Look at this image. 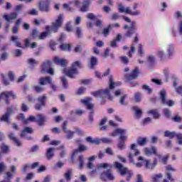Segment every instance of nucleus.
<instances>
[{
	"instance_id": "f257e3e1",
	"label": "nucleus",
	"mask_w": 182,
	"mask_h": 182,
	"mask_svg": "<svg viewBox=\"0 0 182 182\" xmlns=\"http://www.w3.org/2000/svg\"><path fill=\"white\" fill-rule=\"evenodd\" d=\"M137 156H140V151L137 149V144H132L130 146V151L128 154V158L129 159V161L139 168H140V167H143L144 164L145 165L146 168H150L151 170H153V168L156 167V162H154L152 164H150V161L143 159L142 156L138 157V161L141 162L136 163L133 157H136Z\"/></svg>"
},
{
	"instance_id": "f03ea898",
	"label": "nucleus",
	"mask_w": 182,
	"mask_h": 182,
	"mask_svg": "<svg viewBox=\"0 0 182 182\" xmlns=\"http://www.w3.org/2000/svg\"><path fill=\"white\" fill-rule=\"evenodd\" d=\"M63 23V14H59L58 18L55 21V22H53L51 26H46V31L41 33V35L38 36V39L43 40L46 38H48V36H50V33H52V32L55 33V32H58V29L62 26Z\"/></svg>"
},
{
	"instance_id": "7ed1b4c3",
	"label": "nucleus",
	"mask_w": 182,
	"mask_h": 182,
	"mask_svg": "<svg viewBox=\"0 0 182 182\" xmlns=\"http://www.w3.org/2000/svg\"><path fill=\"white\" fill-rule=\"evenodd\" d=\"M127 130L122 128H117L112 133V136L113 137H116V136L119 135L120 141L118 143L117 147L119 150H124L126 149V144H124V141L127 140V136L126 134Z\"/></svg>"
},
{
	"instance_id": "20e7f679",
	"label": "nucleus",
	"mask_w": 182,
	"mask_h": 182,
	"mask_svg": "<svg viewBox=\"0 0 182 182\" xmlns=\"http://www.w3.org/2000/svg\"><path fill=\"white\" fill-rule=\"evenodd\" d=\"M114 167L117 168L119 173L121 176L127 175V181H130V178L133 177V172L127 167H124L123 164L119 163L118 161L114 162Z\"/></svg>"
},
{
	"instance_id": "39448f33",
	"label": "nucleus",
	"mask_w": 182,
	"mask_h": 182,
	"mask_svg": "<svg viewBox=\"0 0 182 182\" xmlns=\"http://www.w3.org/2000/svg\"><path fill=\"white\" fill-rule=\"evenodd\" d=\"M77 68H82L81 60L73 62L71 68L68 70L65 68L63 72L68 76V77L72 78L75 75H77Z\"/></svg>"
},
{
	"instance_id": "423d86ee",
	"label": "nucleus",
	"mask_w": 182,
	"mask_h": 182,
	"mask_svg": "<svg viewBox=\"0 0 182 182\" xmlns=\"http://www.w3.org/2000/svg\"><path fill=\"white\" fill-rule=\"evenodd\" d=\"M93 100L92 98L88 97L85 98L84 100H81L80 102L82 103V105H85V106H87V109L90 110V114H89V121L93 122V117L95 116V112L93 111V104L90 103Z\"/></svg>"
},
{
	"instance_id": "0eeeda50",
	"label": "nucleus",
	"mask_w": 182,
	"mask_h": 182,
	"mask_svg": "<svg viewBox=\"0 0 182 182\" xmlns=\"http://www.w3.org/2000/svg\"><path fill=\"white\" fill-rule=\"evenodd\" d=\"M159 99L165 106L173 107L174 106V101L173 100H167V92L165 90H162L159 92Z\"/></svg>"
},
{
	"instance_id": "6e6552de",
	"label": "nucleus",
	"mask_w": 182,
	"mask_h": 182,
	"mask_svg": "<svg viewBox=\"0 0 182 182\" xmlns=\"http://www.w3.org/2000/svg\"><path fill=\"white\" fill-rule=\"evenodd\" d=\"M118 6H119L118 11L121 14H127L131 15L132 16H137L140 15V14H141L140 11L136 10L134 11H132L130 9V7H124L122 4H119L118 5Z\"/></svg>"
},
{
	"instance_id": "1a4fd4ad",
	"label": "nucleus",
	"mask_w": 182,
	"mask_h": 182,
	"mask_svg": "<svg viewBox=\"0 0 182 182\" xmlns=\"http://www.w3.org/2000/svg\"><path fill=\"white\" fill-rule=\"evenodd\" d=\"M94 97H101V99H105V97H108L110 100H113V97L110 95V90L108 88L102 91H95L92 92Z\"/></svg>"
},
{
	"instance_id": "9d476101",
	"label": "nucleus",
	"mask_w": 182,
	"mask_h": 182,
	"mask_svg": "<svg viewBox=\"0 0 182 182\" xmlns=\"http://www.w3.org/2000/svg\"><path fill=\"white\" fill-rule=\"evenodd\" d=\"M12 99H16V95L12 91H6L0 94V100H5L6 105H9V97Z\"/></svg>"
},
{
	"instance_id": "9b49d317",
	"label": "nucleus",
	"mask_w": 182,
	"mask_h": 182,
	"mask_svg": "<svg viewBox=\"0 0 182 182\" xmlns=\"http://www.w3.org/2000/svg\"><path fill=\"white\" fill-rule=\"evenodd\" d=\"M114 95L117 97L121 96L119 99V104L122 105V106H127V105H129V102L126 101V99H127V95L124 94V92H123L122 90H117L114 92Z\"/></svg>"
},
{
	"instance_id": "f8f14e48",
	"label": "nucleus",
	"mask_w": 182,
	"mask_h": 182,
	"mask_svg": "<svg viewBox=\"0 0 182 182\" xmlns=\"http://www.w3.org/2000/svg\"><path fill=\"white\" fill-rule=\"evenodd\" d=\"M136 26V21H132L129 27L128 25L124 26V29H127V33H125V38H132L133 33H134Z\"/></svg>"
},
{
	"instance_id": "ddd939ff",
	"label": "nucleus",
	"mask_w": 182,
	"mask_h": 182,
	"mask_svg": "<svg viewBox=\"0 0 182 182\" xmlns=\"http://www.w3.org/2000/svg\"><path fill=\"white\" fill-rule=\"evenodd\" d=\"M62 130L66 134L67 140H72L75 135V132L68 129V121H65L62 125Z\"/></svg>"
},
{
	"instance_id": "4468645a",
	"label": "nucleus",
	"mask_w": 182,
	"mask_h": 182,
	"mask_svg": "<svg viewBox=\"0 0 182 182\" xmlns=\"http://www.w3.org/2000/svg\"><path fill=\"white\" fill-rule=\"evenodd\" d=\"M49 5L50 2L49 0H41L38 3V9L41 12H49Z\"/></svg>"
},
{
	"instance_id": "2eb2a0df",
	"label": "nucleus",
	"mask_w": 182,
	"mask_h": 182,
	"mask_svg": "<svg viewBox=\"0 0 182 182\" xmlns=\"http://www.w3.org/2000/svg\"><path fill=\"white\" fill-rule=\"evenodd\" d=\"M100 177L103 181H106L107 180H109V181H114V176L113 173H112L110 170H107L106 172H102Z\"/></svg>"
},
{
	"instance_id": "dca6fc26",
	"label": "nucleus",
	"mask_w": 182,
	"mask_h": 182,
	"mask_svg": "<svg viewBox=\"0 0 182 182\" xmlns=\"http://www.w3.org/2000/svg\"><path fill=\"white\" fill-rule=\"evenodd\" d=\"M139 73H140L139 67H135L130 73V75H126V79L128 80H133L134 79H137V77H139Z\"/></svg>"
},
{
	"instance_id": "f3484780",
	"label": "nucleus",
	"mask_w": 182,
	"mask_h": 182,
	"mask_svg": "<svg viewBox=\"0 0 182 182\" xmlns=\"http://www.w3.org/2000/svg\"><path fill=\"white\" fill-rule=\"evenodd\" d=\"M144 154L146 156H151L154 154V156H158V157H161L160 154L157 153V148L156 146H152L151 148H144Z\"/></svg>"
},
{
	"instance_id": "a211bd4d",
	"label": "nucleus",
	"mask_w": 182,
	"mask_h": 182,
	"mask_svg": "<svg viewBox=\"0 0 182 182\" xmlns=\"http://www.w3.org/2000/svg\"><path fill=\"white\" fill-rule=\"evenodd\" d=\"M26 133H28L30 134H32V133H33V129H32V128L29 127H26L23 129L22 132L21 133L20 136L21 137H26V139L27 140H32V136H26Z\"/></svg>"
},
{
	"instance_id": "6ab92c4d",
	"label": "nucleus",
	"mask_w": 182,
	"mask_h": 182,
	"mask_svg": "<svg viewBox=\"0 0 182 182\" xmlns=\"http://www.w3.org/2000/svg\"><path fill=\"white\" fill-rule=\"evenodd\" d=\"M18 117L19 120H22V122L26 124L29 122H36V117L35 116H30L27 119H25V115L23 114H20Z\"/></svg>"
},
{
	"instance_id": "aec40b11",
	"label": "nucleus",
	"mask_w": 182,
	"mask_h": 182,
	"mask_svg": "<svg viewBox=\"0 0 182 182\" xmlns=\"http://www.w3.org/2000/svg\"><path fill=\"white\" fill-rule=\"evenodd\" d=\"M8 137L9 140H11V141H13L16 146H18V147H22V143L21 142V141H19V139H18V138H16L15 134L11 132L10 134H9Z\"/></svg>"
},
{
	"instance_id": "412c9836",
	"label": "nucleus",
	"mask_w": 182,
	"mask_h": 182,
	"mask_svg": "<svg viewBox=\"0 0 182 182\" xmlns=\"http://www.w3.org/2000/svg\"><path fill=\"white\" fill-rule=\"evenodd\" d=\"M52 82V78L50 77H43L39 79V85L41 86H46V85H50Z\"/></svg>"
},
{
	"instance_id": "4be33fe9",
	"label": "nucleus",
	"mask_w": 182,
	"mask_h": 182,
	"mask_svg": "<svg viewBox=\"0 0 182 182\" xmlns=\"http://www.w3.org/2000/svg\"><path fill=\"white\" fill-rule=\"evenodd\" d=\"M53 61L55 62V63H56V65H60V66H66V65L69 63L68 60L60 59L58 56L53 58Z\"/></svg>"
},
{
	"instance_id": "5701e85b",
	"label": "nucleus",
	"mask_w": 182,
	"mask_h": 182,
	"mask_svg": "<svg viewBox=\"0 0 182 182\" xmlns=\"http://www.w3.org/2000/svg\"><path fill=\"white\" fill-rule=\"evenodd\" d=\"M50 66H52V63L49 60L44 62L41 66V73H46Z\"/></svg>"
},
{
	"instance_id": "b1692460",
	"label": "nucleus",
	"mask_w": 182,
	"mask_h": 182,
	"mask_svg": "<svg viewBox=\"0 0 182 182\" xmlns=\"http://www.w3.org/2000/svg\"><path fill=\"white\" fill-rule=\"evenodd\" d=\"M16 18H18V14L15 12L4 16V18L7 21V22H11V21H14V19H16Z\"/></svg>"
},
{
	"instance_id": "393cba45",
	"label": "nucleus",
	"mask_w": 182,
	"mask_h": 182,
	"mask_svg": "<svg viewBox=\"0 0 182 182\" xmlns=\"http://www.w3.org/2000/svg\"><path fill=\"white\" fill-rule=\"evenodd\" d=\"M87 150H88L87 146H86L83 144H80L78 146V149L74 150V151L73 152V155L76 156V154H77V153H82V151H87Z\"/></svg>"
},
{
	"instance_id": "a878e982",
	"label": "nucleus",
	"mask_w": 182,
	"mask_h": 182,
	"mask_svg": "<svg viewBox=\"0 0 182 182\" xmlns=\"http://www.w3.org/2000/svg\"><path fill=\"white\" fill-rule=\"evenodd\" d=\"M55 156V148H49L47 150L46 156L48 160H52Z\"/></svg>"
},
{
	"instance_id": "bb28decb",
	"label": "nucleus",
	"mask_w": 182,
	"mask_h": 182,
	"mask_svg": "<svg viewBox=\"0 0 182 182\" xmlns=\"http://www.w3.org/2000/svg\"><path fill=\"white\" fill-rule=\"evenodd\" d=\"M36 122H38V126H43V123L46 122V117L43 114H38L36 116Z\"/></svg>"
},
{
	"instance_id": "cd10ccee",
	"label": "nucleus",
	"mask_w": 182,
	"mask_h": 182,
	"mask_svg": "<svg viewBox=\"0 0 182 182\" xmlns=\"http://www.w3.org/2000/svg\"><path fill=\"white\" fill-rule=\"evenodd\" d=\"M165 49L168 53V58H170V56H173V53H174V46L173 44L166 46Z\"/></svg>"
},
{
	"instance_id": "c85d7f7f",
	"label": "nucleus",
	"mask_w": 182,
	"mask_h": 182,
	"mask_svg": "<svg viewBox=\"0 0 182 182\" xmlns=\"http://www.w3.org/2000/svg\"><path fill=\"white\" fill-rule=\"evenodd\" d=\"M18 39H19L18 36H13L11 37V41H12V42H14L17 48H22V49H25V47L22 46V43L19 42Z\"/></svg>"
},
{
	"instance_id": "c756f323",
	"label": "nucleus",
	"mask_w": 182,
	"mask_h": 182,
	"mask_svg": "<svg viewBox=\"0 0 182 182\" xmlns=\"http://www.w3.org/2000/svg\"><path fill=\"white\" fill-rule=\"evenodd\" d=\"M177 134H178V133H176V132H164V137H169V139H174V137H177Z\"/></svg>"
},
{
	"instance_id": "7c9ffc66",
	"label": "nucleus",
	"mask_w": 182,
	"mask_h": 182,
	"mask_svg": "<svg viewBox=\"0 0 182 182\" xmlns=\"http://www.w3.org/2000/svg\"><path fill=\"white\" fill-rule=\"evenodd\" d=\"M122 85V82H113V77H109V89H114L115 87H117V86H120Z\"/></svg>"
},
{
	"instance_id": "2f4dec72",
	"label": "nucleus",
	"mask_w": 182,
	"mask_h": 182,
	"mask_svg": "<svg viewBox=\"0 0 182 182\" xmlns=\"http://www.w3.org/2000/svg\"><path fill=\"white\" fill-rule=\"evenodd\" d=\"M90 5V1L88 0L85 1L82 3V6L80 9L81 12H86L89 9V6Z\"/></svg>"
},
{
	"instance_id": "473e14b6",
	"label": "nucleus",
	"mask_w": 182,
	"mask_h": 182,
	"mask_svg": "<svg viewBox=\"0 0 182 182\" xmlns=\"http://www.w3.org/2000/svg\"><path fill=\"white\" fill-rule=\"evenodd\" d=\"M72 174H73V171L72 169H68L64 174V177L66 181H70L72 178Z\"/></svg>"
},
{
	"instance_id": "72a5a7b5",
	"label": "nucleus",
	"mask_w": 182,
	"mask_h": 182,
	"mask_svg": "<svg viewBox=\"0 0 182 182\" xmlns=\"http://www.w3.org/2000/svg\"><path fill=\"white\" fill-rule=\"evenodd\" d=\"M133 110L135 112V116L136 119H140L141 117V114H143V111L138 107H134Z\"/></svg>"
},
{
	"instance_id": "f704fd0d",
	"label": "nucleus",
	"mask_w": 182,
	"mask_h": 182,
	"mask_svg": "<svg viewBox=\"0 0 182 182\" xmlns=\"http://www.w3.org/2000/svg\"><path fill=\"white\" fill-rule=\"evenodd\" d=\"M113 26H114V25L109 24L107 28H105L102 30V33L104 36H108L109 33H110V30L112 29V28H113Z\"/></svg>"
},
{
	"instance_id": "c9c22d12",
	"label": "nucleus",
	"mask_w": 182,
	"mask_h": 182,
	"mask_svg": "<svg viewBox=\"0 0 182 182\" xmlns=\"http://www.w3.org/2000/svg\"><path fill=\"white\" fill-rule=\"evenodd\" d=\"M148 114H152L154 119H159L160 117V114L157 112V109H151L147 111Z\"/></svg>"
},
{
	"instance_id": "e433bc0d",
	"label": "nucleus",
	"mask_w": 182,
	"mask_h": 182,
	"mask_svg": "<svg viewBox=\"0 0 182 182\" xmlns=\"http://www.w3.org/2000/svg\"><path fill=\"white\" fill-rule=\"evenodd\" d=\"M25 46L26 48H31V49H34V48H36L37 44L36 43L33 42L31 44V43H29V40L28 38L25 39Z\"/></svg>"
},
{
	"instance_id": "4c0bfd02",
	"label": "nucleus",
	"mask_w": 182,
	"mask_h": 182,
	"mask_svg": "<svg viewBox=\"0 0 182 182\" xmlns=\"http://www.w3.org/2000/svg\"><path fill=\"white\" fill-rule=\"evenodd\" d=\"M78 161H79V168L82 170V168H83V166H85V158L83 157V155L79 156Z\"/></svg>"
},
{
	"instance_id": "58836bf2",
	"label": "nucleus",
	"mask_w": 182,
	"mask_h": 182,
	"mask_svg": "<svg viewBox=\"0 0 182 182\" xmlns=\"http://www.w3.org/2000/svg\"><path fill=\"white\" fill-rule=\"evenodd\" d=\"M9 115L6 112L0 117V122H4L5 123H9Z\"/></svg>"
},
{
	"instance_id": "ea45409f",
	"label": "nucleus",
	"mask_w": 182,
	"mask_h": 182,
	"mask_svg": "<svg viewBox=\"0 0 182 182\" xmlns=\"http://www.w3.org/2000/svg\"><path fill=\"white\" fill-rule=\"evenodd\" d=\"M137 144L139 146H146L147 144V138H139L137 139Z\"/></svg>"
},
{
	"instance_id": "a19ab883",
	"label": "nucleus",
	"mask_w": 182,
	"mask_h": 182,
	"mask_svg": "<svg viewBox=\"0 0 182 182\" xmlns=\"http://www.w3.org/2000/svg\"><path fill=\"white\" fill-rule=\"evenodd\" d=\"M46 99H48V97H46V95H43L42 96L38 97L37 100L38 102L41 103L42 106H45V102H46Z\"/></svg>"
},
{
	"instance_id": "79ce46f5",
	"label": "nucleus",
	"mask_w": 182,
	"mask_h": 182,
	"mask_svg": "<svg viewBox=\"0 0 182 182\" xmlns=\"http://www.w3.org/2000/svg\"><path fill=\"white\" fill-rule=\"evenodd\" d=\"M156 62V58L153 55H149L147 58V63L149 66H153Z\"/></svg>"
},
{
	"instance_id": "37998d69",
	"label": "nucleus",
	"mask_w": 182,
	"mask_h": 182,
	"mask_svg": "<svg viewBox=\"0 0 182 182\" xmlns=\"http://www.w3.org/2000/svg\"><path fill=\"white\" fill-rule=\"evenodd\" d=\"M72 4H73L72 1H69L68 4H64L63 8L68 11H73V9L70 6L72 5Z\"/></svg>"
},
{
	"instance_id": "c03bdc74",
	"label": "nucleus",
	"mask_w": 182,
	"mask_h": 182,
	"mask_svg": "<svg viewBox=\"0 0 182 182\" xmlns=\"http://www.w3.org/2000/svg\"><path fill=\"white\" fill-rule=\"evenodd\" d=\"M97 65V58L95 56H92L90 59V68H95Z\"/></svg>"
},
{
	"instance_id": "a18cd8bd",
	"label": "nucleus",
	"mask_w": 182,
	"mask_h": 182,
	"mask_svg": "<svg viewBox=\"0 0 182 182\" xmlns=\"http://www.w3.org/2000/svg\"><path fill=\"white\" fill-rule=\"evenodd\" d=\"M61 50H70V44L63 43L60 46Z\"/></svg>"
},
{
	"instance_id": "49530a36",
	"label": "nucleus",
	"mask_w": 182,
	"mask_h": 182,
	"mask_svg": "<svg viewBox=\"0 0 182 182\" xmlns=\"http://www.w3.org/2000/svg\"><path fill=\"white\" fill-rule=\"evenodd\" d=\"M33 89H34L35 92H36V93H42V92H43V90H45V88L40 85L34 86Z\"/></svg>"
},
{
	"instance_id": "de8ad7c7",
	"label": "nucleus",
	"mask_w": 182,
	"mask_h": 182,
	"mask_svg": "<svg viewBox=\"0 0 182 182\" xmlns=\"http://www.w3.org/2000/svg\"><path fill=\"white\" fill-rule=\"evenodd\" d=\"M1 151H3V153H8V151H9V146L8 145H6L5 144H2L0 146Z\"/></svg>"
},
{
	"instance_id": "09e8293b",
	"label": "nucleus",
	"mask_w": 182,
	"mask_h": 182,
	"mask_svg": "<svg viewBox=\"0 0 182 182\" xmlns=\"http://www.w3.org/2000/svg\"><path fill=\"white\" fill-rule=\"evenodd\" d=\"M134 99L136 103H139V102H141V93L140 92L135 93Z\"/></svg>"
},
{
	"instance_id": "8fccbe9b",
	"label": "nucleus",
	"mask_w": 182,
	"mask_h": 182,
	"mask_svg": "<svg viewBox=\"0 0 182 182\" xmlns=\"http://www.w3.org/2000/svg\"><path fill=\"white\" fill-rule=\"evenodd\" d=\"M6 114H7L9 117H11V114H14V106L7 107Z\"/></svg>"
},
{
	"instance_id": "3c124183",
	"label": "nucleus",
	"mask_w": 182,
	"mask_h": 182,
	"mask_svg": "<svg viewBox=\"0 0 182 182\" xmlns=\"http://www.w3.org/2000/svg\"><path fill=\"white\" fill-rule=\"evenodd\" d=\"M28 63H29V65H31V66H35V65H38V63H39V61H38L33 58H30L28 60Z\"/></svg>"
},
{
	"instance_id": "603ef678",
	"label": "nucleus",
	"mask_w": 182,
	"mask_h": 182,
	"mask_svg": "<svg viewBox=\"0 0 182 182\" xmlns=\"http://www.w3.org/2000/svg\"><path fill=\"white\" fill-rule=\"evenodd\" d=\"M14 56H16L18 58L19 56H22V50L16 49L13 51Z\"/></svg>"
},
{
	"instance_id": "864d4df0",
	"label": "nucleus",
	"mask_w": 182,
	"mask_h": 182,
	"mask_svg": "<svg viewBox=\"0 0 182 182\" xmlns=\"http://www.w3.org/2000/svg\"><path fill=\"white\" fill-rule=\"evenodd\" d=\"M8 168V167L5 165V163L1 162L0 163V174H2L4 171H5Z\"/></svg>"
},
{
	"instance_id": "5fc2aeb1",
	"label": "nucleus",
	"mask_w": 182,
	"mask_h": 182,
	"mask_svg": "<svg viewBox=\"0 0 182 182\" xmlns=\"http://www.w3.org/2000/svg\"><path fill=\"white\" fill-rule=\"evenodd\" d=\"M138 53L139 56L144 55V50H143V46L141 44H139L138 46Z\"/></svg>"
},
{
	"instance_id": "6e6d98bb",
	"label": "nucleus",
	"mask_w": 182,
	"mask_h": 182,
	"mask_svg": "<svg viewBox=\"0 0 182 182\" xmlns=\"http://www.w3.org/2000/svg\"><path fill=\"white\" fill-rule=\"evenodd\" d=\"M107 167H112L109 164H100L97 165V169L99 168H107Z\"/></svg>"
},
{
	"instance_id": "4d7b16f0",
	"label": "nucleus",
	"mask_w": 182,
	"mask_h": 182,
	"mask_svg": "<svg viewBox=\"0 0 182 182\" xmlns=\"http://www.w3.org/2000/svg\"><path fill=\"white\" fill-rule=\"evenodd\" d=\"M101 141L102 143H105L107 144H112L113 141H112V139H110V138H102Z\"/></svg>"
},
{
	"instance_id": "13d9d810",
	"label": "nucleus",
	"mask_w": 182,
	"mask_h": 182,
	"mask_svg": "<svg viewBox=\"0 0 182 182\" xmlns=\"http://www.w3.org/2000/svg\"><path fill=\"white\" fill-rule=\"evenodd\" d=\"M119 58L124 65H127V63H129V58L127 56H121Z\"/></svg>"
},
{
	"instance_id": "bf43d9fd",
	"label": "nucleus",
	"mask_w": 182,
	"mask_h": 182,
	"mask_svg": "<svg viewBox=\"0 0 182 182\" xmlns=\"http://www.w3.org/2000/svg\"><path fill=\"white\" fill-rule=\"evenodd\" d=\"M165 174H166L167 180H168V181H171V182L174 181V178H173V176L171 175V173L166 172Z\"/></svg>"
},
{
	"instance_id": "052dcab7",
	"label": "nucleus",
	"mask_w": 182,
	"mask_h": 182,
	"mask_svg": "<svg viewBox=\"0 0 182 182\" xmlns=\"http://www.w3.org/2000/svg\"><path fill=\"white\" fill-rule=\"evenodd\" d=\"M166 173H170V171H176V168L173 167L171 165H167L166 166Z\"/></svg>"
},
{
	"instance_id": "680f3d73",
	"label": "nucleus",
	"mask_w": 182,
	"mask_h": 182,
	"mask_svg": "<svg viewBox=\"0 0 182 182\" xmlns=\"http://www.w3.org/2000/svg\"><path fill=\"white\" fill-rule=\"evenodd\" d=\"M105 153L108 154V156H114V152L113 151V149H112V148H107L105 149Z\"/></svg>"
},
{
	"instance_id": "e2e57ef3",
	"label": "nucleus",
	"mask_w": 182,
	"mask_h": 182,
	"mask_svg": "<svg viewBox=\"0 0 182 182\" xmlns=\"http://www.w3.org/2000/svg\"><path fill=\"white\" fill-rule=\"evenodd\" d=\"M28 15L36 16L38 14V11L36 9H32L31 10L28 11Z\"/></svg>"
},
{
	"instance_id": "0e129e2a",
	"label": "nucleus",
	"mask_w": 182,
	"mask_h": 182,
	"mask_svg": "<svg viewBox=\"0 0 182 182\" xmlns=\"http://www.w3.org/2000/svg\"><path fill=\"white\" fill-rule=\"evenodd\" d=\"M176 139L178 140V144L182 146V134L178 133Z\"/></svg>"
},
{
	"instance_id": "69168bd1",
	"label": "nucleus",
	"mask_w": 182,
	"mask_h": 182,
	"mask_svg": "<svg viewBox=\"0 0 182 182\" xmlns=\"http://www.w3.org/2000/svg\"><path fill=\"white\" fill-rule=\"evenodd\" d=\"M61 82L63 83V86L66 89L68 88V80H66V77H63L61 78Z\"/></svg>"
},
{
	"instance_id": "338daca9",
	"label": "nucleus",
	"mask_w": 182,
	"mask_h": 182,
	"mask_svg": "<svg viewBox=\"0 0 182 182\" xmlns=\"http://www.w3.org/2000/svg\"><path fill=\"white\" fill-rule=\"evenodd\" d=\"M164 113L166 117H170L171 116V112L168 109H164Z\"/></svg>"
},
{
	"instance_id": "774afa93",
	"label": "nucleus",
	"mask_w": 182,
	"mask_h": 182,
	"mask_svg": "<svg viewBox=\"0 0 182 182\" xmlns=\"http://www.w3.org/2000/svg\"><path fill=\"white\" fill-rule=\"evenodd\" d=\"M76 35L77 38H80L82 36V28L80 27L76 28Z\"/></svg>"
}]
</instances>
